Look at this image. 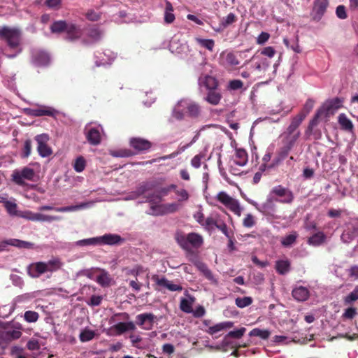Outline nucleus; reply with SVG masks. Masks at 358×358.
Wrapping results in <instances>:
<instances>
[{
	"label": "nucleus",
	"mask_w": 358,
	"mask_h": 358,
	"mask_svg": "<svg viewBox=\"0 0 358 358\" xmlns=\"http://www.w3.org/2000/svg\"><path fill=\"white\" fill-rule=\"evenodd\" d=\"M234 326V323L231 322H224L220 324H217L213 327H208V334H217V332H220V331H222V329H227V328H231Z\"/></svg>",
	"instance_id": "58836bf2"
},
{
	"label": "nucleus",
	"mask_w": 358,
	"mask_h": 358,
	"mask_svg": "<svg viewBox=\"0 0 358 358\" xmlns=\"http://www.w3.org/2000/svg\"><path fill=\"white\" fill-rule=\"evenodd\" d=\"M252 303V299L250 296L238 297L235 300V303L237 307L244 308L249 306Z\"/></svg>",
	"instance_id": "09e8293b"
},
{
	"label": "nucleus",
	"mask_w": 358,
	"mask_h": 358,
	"mask_svg": "<svg viewBox=\"0 0 358 358\" xmlns=\"http://www.w3.org/2000/svg\"><path fill=\"white\" fill-rule=\"evenodd\" d=\"M147 201L151 203L150 209L146 212L147 214L154 216H159L164 215L163 203H153L152 197L151 196H148Z\"/></svg>",
	"instance_id": "c85d7f7f"
},
{
	"label": "nucleus",
	"mask_w": 358,
	"mask_h": 358,
	"mask_svg": "<svg viewBox=\"0 0 358 358\" xmlns=\"http://www.w3.org/2000/svg\"><path fill=\"white\" fill-rule=\"evenodd\" d=\"M49 55L43 50L32 51V61L36 66H46L50 62Z\"/></svg>",
	"instance_id": "6ab92c4d"
},
{
	"label": "nucleus",
	"mask_w": 358,
	"mask_h": 358,
	"mask_svg": "<svg viewBox=\"0 0 358 358\" xmlns=\"http://www.w3.org/2000/svg\"><path fill=\"white\" fill-rule=\"evenodd\" d=\"M234 162L239 166H244L248 162V154L243 149H237L234 157Z\"/></svg>",
	"instance_id": "c756f323"
},
{
	"label": "nucleus",
	"mask_w": 358,
	"mask_h": 358,
	"mask_svg": "<svg viewBox=\"0 0 358 358\" xmlns=\"http://www.w3.org/2000/svg\"><path fill=\"white\" fill-rule=\"evenodd\" d=\"M186 48L185 43H180L179 39L175 36L173 37L169 43V50L173 53H180Z\"/></svg>",
	"instance_id": "72a5a7b5"
},
{
	"label": "nucleus",
	"mask_w": 358,
	"mask_h": 358,
	"mask_svg": "<svg viewBox=\"0 0 358 358\" xmlns=\"http://www.w3.org/2000/svg\"><path fill=\"white\" fill-rule=\"evenodd\" d=\"M249 335L250 336H257L262 339H266L270 336V331L268 330H262V329H252Z\"/></svg>",
	"instance_id": "5fc2aeb1"
},
{
	"label": "nucleus",
	"mask_w": 358,
	"mask_h": 358,
	"mask_svg": "<svg viewBox=\"0 0 358 358\" xmlns=\"http://www.w3.org/2000/svg\"><path fill=\"white\" fill-rule=\"evenodd\" d=\"M4 206L10 215L19 216L20 212L17 210V205L15 201L6 199Z\"/></svg>",
	"instance_id": "ea45409f"
},
{
	"label": "nucleus",
	"mask_w": 358,
	"mask_h": 358,
	"mask_svg": "<svg viewBox=\"0 0 358 358\" xmlns=\"http://www.w3.org/2000/svg\"><path fill=\"white\" fill-rule=\"evenodd\" d=\"M195 266L206 278H208L213 284L218 285V280L215 277L212 271L208 268L206 264L202 263V262H196Z\"/></svg>",
	"instance_id": "5701e85b"
},
{
	"label": "nucleus",
	"mask_w": 358,
	"mask_h": 358,
	"mask_svg": "<svg viewBox=\"0 0 358 358\" xmlns=\"http://www.w3.org/2000/svg\"><path fill=\"white\" fill-rule=\"evenodd\" d=\"M343 99L339 97L333 98L325 101L323 105L315 115V120L317 118H324L334 115L342 107Z\"/></svg>",
	"instance_id": "0eeeda50"
},
{
	"label": "nucleus",
	"mask_w": 358,
	"mask_h": 358,
	"mask_svg": "<svg viewBox=\"0 0 358 358\" xmlns=\"http://www.w3.org/2000/svg\"><path fill=\"white\" fill-rule=\"evenodd\" d=\"M196 42L201 46L208 50V51H213L215 47V41L212 39H201L196 38Z\"/></svg>",
	"instance_id": "8fccbe9b"
},
{
	"label": "nucleus",
	"mask_w": 358,
	"mask_h": 358,
	"mask_svg": "<svg viewBox=\"0 0 358 358\" xmlns=\"http://www.w3.org/2000/svg\"><path fill=\"white\" fill-rule=\"evenodd\" d=\"M255 224V217L251 213L246 214L243 220V226L245 228H252Z\"/></svg>",
	"instance_id": "bf43d9fd"
},
{
	"label": "nucleus",
	"mask_w": 358,
	"mask_h": 358,
	"mask_svg": "<svg viewBox=\"0 0 358 358\" xmlns=\"http://www.w3.org/2000/svg\"><path fill=\"white\" fill-rule=\"evenodd\" d=\"M98 245H115L121 244L124 239L120 236L113 234H106L101 236H97Z\"/></svg>",
	"instance_id": "2eb2a0df"
},
{
	"label": "nucleus",
	"mask_w": 358,
	"mask_h": 358,
	"mask_svg": "<svg viewBox=\"0 0 358 358\" xmlns=\"http://www.w3.org/2000/svg\"><path fill=\"white\" fill-rule=\"evenodd\" d=\"M358 300V286H356L355 289L350 292L348 295L344 297L343 302L344 304L348 305L352 303V302L357 301Z\"/></svg>",
	"instance_id": "603ef678"
},
{
	"label": "nucleus",
	"mask_w": 358,
	"mask_h": 358,
	"mask_svg": "<svg viewBox=\"0 0 358 358\" xmlns=\"http://www.w3.org/2000/svg\"><path fill=\"white\" fill-rule=\"evenodd\" d=\"M94 204V201H89L82 202L77 205L63 206V207H53L52 206H50V205H43V206L38 207V210L41 211L53 210L56 212H71V211H76V210H78L80 209H85V208H90V207L93 206Z\"/></svg>",
	"instance_id": "1a4fd4ad"
},
{
	"label": "nucleus",
	"mask_w": 358,
	"mask_h": 358,
	"mask_svg": "<svg viewBox=\"0 0 358 358\" xmlns=\"http://www.w3.org/2000/svg\"><path fill=\"white\" fill-rule=\"evenodd\" d=\"M207 201L213 206H216L217 201H220L238 217L241 215L243 210V208L241 206L239 201L231 196L226 192H218L215 197L207 199Z\"/></svg>",
	"instance_id": "20e7f679"
},
{
	"label": "nucleus",
	"mask_w": 358,
	"mask_h": 358,
	"mask_svg": "<svg viewBox=\"0 0 358 358\" xmlns=\"http://www.w3.org/2000/svg\"><path fill=\"white\" fill-rule=\"evenodd\" d=\"M27 273L31 278H38L46 273L45 269V262H36L31 263L27 266Z\"/></svg>",
	"instance_id": "412c9836"
},
{
	"label": "nucleus",
	"mask_w": 358,
	"mask_h": 358,
	"mask_svg": "<svg viewBox=\"0 0 358 358\" xmlns=\"http://www.w3.org/2000/svg\"><path fill=\"white\" fill-rule=\"evenodd\" d=\"M173 8L171 3L167 1L166 3V9L164 13V21L167 24L173 22L175 20V15L173 14Z\"/></svg>",
	"instance_id": "79ce46f5"
},
{
	"label": "nucleus",
	"mask_w": 358,
	"mask_h": 358,
	"mask_svg": "<svg viewBox=\"0 0 358 358\" xmlns=\"http://www.w3.org/2000/svg\"><path fill=\"white\" fill-rule=\"evenodd\" d=\"M152 279L159 287L162 288H166L167 289L172 292L181 291L182 289L180 285L174 284L173 282L169 280L167 278L164 277L159 278L157 275H155L153 276Z\"/></svg>",
	"instance_id": "a211bd4d"
},
{
	"label": "nucleus",
	"mask_w": 358,
	"mask_h": 358,
	"mask_svg": "<svg viewBox=\"0 0 358 358\" xmlns=\"http://www.w3.org/2000/svg\"><path fill=\"white\" fill-rule=\"evenodd\" d=\"M210 64H208L206 62L199 64L196 68L199 74L197 85L200 93H205L208 91L217 89L219 87L217 79L210 74Z\"/></svg>",
	"instance_id": "f257e3e1"
},
{
	"label": "nucleus",
	"mask_w": 358,
	"mask_h": 358,
	"mask_svg": "<svg viewBox=\"0 0 358 358\" xmlns=\"http://www.w3.org/2000/svg\"><path fill=\"white\" fill-rule=\"evenodd\" d=\"M37 176L34 170L30 167L25 166L20 169L13 171L12 180L19 186H25L27 182H35Z\"/></svg>",
	"instance_id": "423d86ee"
},
{
	"label": "nucleus",
	"mask_w": 358,
	"mask_h": 358,
	"mask_svg": "<svg viewBox=\"0 0 358 358\" xmlns=\"http://www.w3.org/2000/svg\"><path fill=\"white\" fill-rule=\"evenodd\" d=\"M218 224L215 218L210 216L204 220V224H203L202 226L207 229H213L214 227H217Z\"/></svg>",
	"instance_id": "69168bd1"
},
{
	"label": "nucleus",
	"mask_w": 358,
	"mask_h": 358,
	"mask_svg": "<svg viewBox=\"0 0 358 358\" xmlns=\"http://www.w3.org/2000/svg\"><path fill=\"white\" fill-rule=\"evenodd\" d=\"M273 342L277 345H285L292 342V340L285 335H275L273 337Z\"/></svg>",
	"instance_id": "e2e57ef3"
},
{
	"label": "nucleus",
	"mask_w": 358,
	"mask_h": 358,
	"mask_svg": "<svg viewBox=\"0 0 358 358\" xmlns=\"http://www.w3.org/2000/svg\"><path fill=\"white\" fill-rule=\"evenodd\" d=\"M194 301V297L190 295H188L187 299H181L180 303V310L185 313H191L192 312V305Z\"/></svg>",
	"instance_id": "2f4dec72"
},
{
	"label": "nucleus",
	"mask_w": 358,
	"mask_h": 358,
	"mask_svg": "<svg viewBox=\"0 0 358 358\" xmlns=\"http://www.w3.org/2000/svg\"><path fill=\"white\" fill-rule=\"evenodd\" d=\"M95 336L94 330L91 329H83L80 333V339L83 342H87L94 338Z\"/></svg>",
	"instance_id": "de8ad7c7"
},
{
	"label": "nucleus",
	"mask_w": 358,
	"mask_h": 358,
	"mask_svg": "<svg viewBox=\"0 0 358 358\" xmlns=\"http://www.w3.org/2000/svg\"><path fill=\"white\" fill-rule=\"evenodd\" d=\"M155 316L152 313H143L136 317L137 325L143 327L144 329H151L153 325Z\"/></svg>",
	"instance_id": "f3484780"
},
{
	"label": "nucleus",
	"mask_w": 358,
	"mask_h": 358,
	"mask_svg": "<svg viewBox=\"0 0 358 358\" xmlns=\"http://www.w3.org/2000/svg\"><path fill=\"white\" fill-rule=\"evenodd\" d=\"M164 215L176 212L180 208V205L176 202L163 203Z\"/></svg>",
	"instance_id": "13d9d810"
},
{
	"label": "nucleus",
	"mask_w": 358,
	"mask_h": 358,
	"mask_svg": "<svg viewBox=\"0 0 358 358\" xmlns=\"http://www.w3.org/2000/svg\"><path fill=\"white\" fill-rule=\"evenodd\" d=\"M187 240H188V249L190 247L198 248L203 243L202 237L195 233H190L187 234Z\"/></svg>",
	"instance_id": "473e14b6"
},
{
	"label": "nucleus",
	"mask_w": 358,
	"mask_h": 358,
	"mask_svg": "<svg viewBox=\"0 0 358 358\" xmlns=\"http://www.w3.org/2000/svg\"><path fill=\"white\" fill-rule=\"evenodd\" d=\"M61 219L60 216L57 215H45L40 213H36V217H35V222H52L56 220H59Z\"/></svg>",
	"instance_id": "a18cd8bd"
},
{
	"label": "nucleus",
	"mask_w": 358,
	"mask_h": 358,
	"mask_svg": "<svg viewBox=\"0 0 358 358\" xmlns=\"http://www.w3.org/2000/svg\"><path fill=\"white\" fill-rule=\"evenodd\" d=\"M23 317L27 323H35L38 320L39 315L35 311L28 310L24 313Z\"/></svg>",
	"instance_id": "6e6d98bb"
},
{
	"label": "nucleus",
	"mask_w": 358,
	"mask_h": 358,
	"mask_svg": "<svg viewBox=\"0 0 358 358\" xmlns=\"http://www.w3.org/2000/svg\"><path fill=\"white\" fill-rule=\"evenodd\" d=\"M1 38L7 42L8 45L10 46V48H15L17 50L15 53H6L7 57L13 58L21 52V49L19 48L21 32L18 29L8 27H2Z\"/></svg>",
	"instance_id": "39448f33"
},
{
	"label": "nucleus",
	"mask_w": 358,
	"mask_h": 358,
	"mask_svg": "<svg viewBox=\"0 0 358 358\" xmlns=\"http://www.w3.org/2000/svg\"><path fill=\"white\" fill-rule=\"evenodd\" d=\"M76 246L84 247V246H96L98 245V238L97 237L90 238L80 240L76 242Z\"/></svg>",
	"instance_id": "3c124183"
},
{
	"label": "nucleus",
	"mask_w": 358,
	"mask_h": 358,
	"mask_svg": "<svg viewBox=\"0 0 358 358\" xmlns=\"http://www.w3.org/2000/svg\"><path fill=\"white\" fill-rule=\"evenodd\" d=\"M245 331V327H241L240 329L232 330L231 331L229 332L227 336L235 338H240L244 335Z\"/></svg>",
	"instance_id": "774afa93"
},
{
	"label": "nucleus",
	"mask_w": 358,
	"mask_h": 358,
	"mask_svg": "<svg viewBox=\"0 0 358 358\" xmlns=\"http://www.w3.org/2000/svg\"><path fill=\"white\" fill-rule=\"evenodd\" d=\"M152 185L148 182H144L138 186L134 190V192L137 194V195L141 196L145 193L147 191H150L152 188Z\"/></svg>",
	"instance_id": "0e129e2a"
},
{
	"label": "nucleus",
	"mask_w": 358,
	"mask_h": 358,
	"mask_svg": "<svg viewBox=\"0 0 358 358\" xmlns=\"http://www.w3.org/2000/svg\"><path fill=\"white\" fill-rule=\"evenodd\" d=\"M298 234L296 232L287 235L281 239V245L285 248H289L294 245L297 239Z\"/></svg>",
	"instance_id": "c03bdc74"
},
{
	"label": "nucleus",
	"mask_w": 358,
	"mask_h": 358,
	"mask_svg": "<svg viewBox=\"0 0 358 358\" xmlns=\"http://www.w3.org/2000/svg\"><path fill=\"white\" fill-rule=\"evenodd\" d=\"M6 248L8 245L13 246L20 249H33L34 244L30 242L21 241L15 238L6 240Z\"/></svg>",
	"instance_id": "cd10ccee"
},
{
	"label": "nucleus",
	"mask_w": 358,
	"mask_h": 358,
	"mask_svg": "<svg viewBox=\"0 0 358 358\" xmlns=\"http://www.w3.org/2000/svg\"><path fill=\"white\" fill-rule=\"evenodd\" d=\"M221 57H224L226 63L230 66H236L240 64V62L236 55L231 51L222 52Z\"/></svg>",
	"instance_id": "e433bc0d"
},
{
	"label": "nucleus",
	"mask_w": 358,
	"mask_h": 358,
	"mask_svg": "<svg viewBox=\"0 0 358 358\" xmlns=\"http://www.w3.org/2000/svg\"><path fill=\"white\" fill-rule=\"evenodd\" d=\"M328 4V0H316L315 2V8L317 7V13L315 15V20L322 18Z\"/></svg>",
	"instance_id": "f704fd0d"
},
{
	"label": "nucleus",
	"mask_w": 358,
	"mask_h": 358,
	"mask_svg": "<svg viewBox=\"0 0 358 358\" xmlns=\"http://www.w3.org/2000/svg\"><path fill=\"white\" fill-rule=\"evenodd\" d=\"M272 196L268 195L266 200L262 204L258 203L257 210L264 215H273L276 210Z\"/></svg>",
	"instance_id": "dca6fc26"
},
{
	"label": "nucleus",
	"mask_w": 358,
	"mask_h": 358,
	"mask_svg": "<svg viewBox=\"0 0 358 358\" xmlns=\"http://www.w3.org/2000/svg\"><path fill=\"white\" fill-rule=\"evenodd\" d=\"M184 110H186L187 116L191 118H198L201 113V107L197 103L190 99H184L180 100L174 107L172 116L176 120H183Z\"/></svg>",
	"instance_id": "f03ea898"
},
{
	"label": "nucleus",
	"mask_w": 358,
	"mask_h": 358,
	"mask_svg": "<svg viewBox=\"0 0 358 358\" xmlns=\"http://www.w3.org/2000/svg\"><path fill=\"white\" fill-rule=\"evenodd\" d=\"M122 271L125 275L138 276L139 274L145 271L144 267L141 264H136L134 267H124Z\"/></svg>",
	"instance_id": "4c0bfd02"
},
{
	"label": "nucleus",
	"mask_w": 358,
	"mask_h": 358,
	"mask_svg": "<svg viewBox=\"0 0 358 358\" xmlns=\"http://www.w3.org/2000/svg\"><path fill=\"white\" fill-rule=\"evenodd\" d=\"M338 122L341 130L347 132H352L354 131V124L345 114H340L338 117Z\"/></svg>",
	"instance_id": "393cba45"
},
{
	"label": "nucleus",
	"mask_w": 358,
	"mask_h": 358,
	"mask_svg": "<svg viewBox=\"0 0 358 358\" xmlns=\"http://www.w3.org/2000/svg\"><path fill=\"white\" fill-rule=\"evenodd\" d=\"M64 263L58 259V257H53L50 259L48 262H45V272H54L59 270L62 266Z\"/></svg>",
	"instance_id": "7c9ffc66"
},
{
	"label": "nucleus",
	"mask_w": 358,
	"mask_h": 358,
	"mask_svg": "<svg viewBox=\"0 0 358 358\" xmlns=\"http://www.w3.org/2000/svg\"><path fill=\"white\" fill-rule=\"evenodd\" d=\"M22 325L20 323H15L11 329L8 327L4 330H0V347L2 348L13 340L18 339L22 336Z\"/></svg>",
	"instance_id": "6e6552de"
},
{
	"label": "nucleus",
	"mask_w": 358,
	"mask_h": 358,
	"mask_svg": "<svg viewBox=\"0 0 358 358\" xmlns=\"http://www.w3.org/2000/svg\"><path fill=\"white\" fill-rule=\"evenodd\" d=\"M252 59L255 61L253 69L259 72H264L269 66L270 62L265 57L254 55Z\"/></svg>",
	"instance_id": "bb28decb"
},
{
	"label": "nucleus",
	"mask_w": 358,
	"mask_h": 358,
	"mask_svg": "<svg viewBox=\"0 0 358 358\" xmlns=\"http://www.w3.org/2000/svg\"><path fill=\"white\" fill-rule=\"evenodd\" d=\"M130 145L136 150L143 151L150 148L151 143L144 138H133L129 141Z\"/></svg>",
	"instance_id": "b1692460"
},
{
	"label": "nucleus",
	"mask_w": 358,
	"mask_h": 358,
	"mask_svg": "<svg viewBox=\"0 0 358 358\" xmlns=\"http://www.w3.org/2000/svg\"><path fill=\"white\" fill-rule=\"evenodd\" d=\"M96 280L102 287H106L110 284L111 279L108 273L105 270H102L101 273L96 276Z\"/></svg>",
	"instance_id": "37998d69"
},
{
	"label": "nucleus",
	"mask_w": 358,
	"mask_h": 358,
	"mask_svg": "<svg viewBox=\"0 0 358 358\" xmlns=\"http://www.w3.org/2000/svg\"><path fill=\"white\" fill-rule=\"evenodd\" d=\"M31 151V141L30 139H27L24 143V147L22 149V157L24 158L28 157Z\"/></svg>",
	"instance_id": "338daca9"
},
{
	"label": "nucleus",
	"mask_w": 358,
	"mask_h": 358,
	"mask_svg": "<svg viewBox=\"0 0 358 358\" xmlns=\"http://www.w3.org/2000/svg\"><path fill=\"white\" fill-rule=\"evenodd\" d=\"M86 167V161L85 158L82 156H80L76 158L75 162L73 164V169L78 173L83 172Z\"/></svg>",
	"instance_id": "864d4df0"
},
{
	"label": "nucleus",
	"mask_w": 358,
	"mask_h": 358,
	"mask_svg": "<svg viewBox=\"0 0 358 358\" xmlns=\"http://www.w3.org/2000/svg\"><path fill=\"white\" fill-rule=\"evenodd\" d=\"M290 262L288 260H277L275 262V270L277 273L285 275L290 270Z\"/></svg>",
	"instance_id": "c9c22d12"
},
{
	"label": "nucleus",
	"mask_w": 358,
	"mask_h": 358,
	"mask_svg": "<svg viewBox=\"0 0 358 358\" xmlns=\"http://www.w3.org/2000/svg\"><path fill=\"white\" fill-rule=\"evenodd\" d=\"M103 54L104 55L107 56L108 59V60H106L103 57L100 61L96 60L95 63L97 66L110 64L111 63V61L115 58L114 54L109 50H108L107 52H104Z\"/></svg>",
	"instance_id": "680f3d73"
},
{
	"label": "nucleus",
	"mask_w": 358,
	"mask_h": 358,
	"mask_svg": "<svg viewBox=\"0 0 358 358\" xmlns=\"http://www.w3.org/2000/svg\"><path fill=\"white\" fill-rule=\"evenodd\" d=\"M297 136L298 134H287L285 138L283 147L290 152L297 139Z\"/></svg>",
	"instance_id": "4d7b16f0"
},
{
	"label": "nucleus",
	"mask_w": 358,
	"mask_h": 358,
	"mask_svg": "<svg viewBox=\"0 0 358 358\" xmlns=\"http://www.w3.org/2000/svg\"><path fill=\"white\" fill-rule=\"evenodd\" d=\"M313 107V103L310 100L308 101L306 103L301 113H299V115H297L296 116H295L292 119L289 126L287 128L289 135L294 134V131L299 126V124L301 123V122L306 118V116L311 111Z\"/></svg>",
	"instance_id": "9b49d317"
},
{
	"label": "nucleus",
	"mask_w": 358,
	"mask_h": 358,
	"mask_svg": "<svg viewBox=\"0 0 358 358\" xmlns=\"http://www.w3.org/2000/svg\"><path fill=\"white\" fill-rule=\"evenodd\" d=\"M37 143V151L41 157H48L52 154L51 148L48 145L47 143L49 137L46 134H38L35 137Z\"/></svg>",
	"instance_id": "ddd939ff"
},
{
	"label": "nucleus",
	"mask_w": 358,
	"mask_h": 358,
	"mask_svg": "<svg viewBox=\"0 0 358 358\" xmlns=\"http://www.w3.org/2000/svg\"><path fill=\"white\" fill-rule=\"evenodd\" d=\"M357 315V309L355 307H349L345 309L342 315V318L345 320H352Z\"/></svg>",
	"instance_id": "052dcab7"
},
{
	"label": "nucleus",
	"mask_w": 358,
	"mask_h": 358,
	"mask_svg": "<svg viewBox=\"0 0 358 358\" xmlns=\"http://www.w3.org/2000/svg\"><path fill=\"white\" fill-rule=\"evenodd\" d=\"M308 289L303 286H296L292 290V296L298 301H305L309 296Z\"/></svg>",
	"instance_id": "a878e982"
},
{
	"label": "nucleus",
	"mask_w": 358,
	"mask_h": 358,
	"mask_svg": "<svg viewBox=\"0 0 358 358\" xmlns=\"http://www.w3.org/2000/svg\"><path fill=\"white\" fill-rule=\"evenodd\" d=\"M90 38V43H96L102 37V32L97 28H91L87 34Z\"/></svg>",
	"instance_id": "49530a36"
},
{
	"label": "nucleus",
	"mask_w": 358,
	"mask_h": 358,
	"mask_svg": "<svg viewBox=\"0 0 358 358\" xmlns=\"http://www.w3.org/2000/svg\"><path fill=\"white\" fill-rule=\"evenodd\" d=\"M175 239L177 243L184 250H188L187 235L185 236L181 231H176L175 234Z\"/></svg>",
	"instance_id": "a19ab883"
},
{
	"label": "nucleus",
	"mask_w": 358,
	"mask_h": 358,
	"mask_svg": "<svg viewBox=\"0 0 358 358\" xmlns=\"http://www.w3.org/2000/svg\"><path fill=\"white\" fill-rule=\"evenodd\" d=\"M222 98V95L217 88L206 92L204 100L211 105L217 106L220 103Z\"/></svg>",
	"instance_id": "4be33fe9"
},
{
	"label": "nucleus",
	"mask_w": 358,
	"mask_h": 358,
	"mask_svg": "<svg viewBox=\"0 0 358 358\" xmlns=\"http://www.w3.org/2000/svg\"><path fill=\"white\" fill-rule=\"evenodd\" d=\"M85 131L87 140L91 145H97L101 143V132H103L101 125L92 126L91 124H87Z\"/></svg>",
	"instance_id": "9d476101"
},
{
	"label": "nucleus",
	"mask_w": 358,
	"mask_h": 358,
	"mask_svg": "<svg viewBox=\"0 0 358 358\" xmlns=\"http://www.w3.org/2000/svg\"><path fill=\"white\" fill-rule=\"evenodd\" d=\"M24 111L27 115H32L33 117H42V115L55 117L58 113L54 108L45 106H39L34 108H26Z\"/></svg>",
	"instance_id": "4468645a"
},
{
	"label": "nucleus",
	"mask_w": 358,
	"mask_h": 358,
	"mask_svg": "<svg viewBox=\"0 0 358 358\" xmlns=\"http://www.w3.org/2000/svg\"><path fill=\"white\" fill-rule=\"evenodd\" d=\"M269 195L272 196L273 195L278 196V199H275V201L282 203H290L294 199L292 192L280 185L274 186L271 189Z\"/></svg>",
	"instance_id": "f8f14e48"
},
{
	"label": "nucleus",
	"mask_w": 358,
	"mask_h": 358,
	"mask_svg": "<svg viewBox=\"0 0 358 358\" xmlns=\"http://www.w3.org/2000/svg\"><path fill=\"white\" fill-rule=\"evenodd\" d=\"M135 329V324L131 322H120L110 327V331L113 335H122L126 331H134Z\"/></svg>",
	"instance_id": "aec40b11"
},
{
	"label": "nucleus",
	"mask_w": 358,
	"mask_h": 358,
	"mask_svg": "<svg viewBox=\"0 0 358 358\" xmlns=\"http://www.w3.org/2000/svg\"><path fill=\"white\" fill-rule=\"evenodd\" d=\"M52 33L60 34L65 32L69 41L79 39L83 35L82 29L73 23H69L64 20L55 21L50 26Z\"/></svg>",
	"instance_id": "7ed1b4c3"
}]
</instances>
